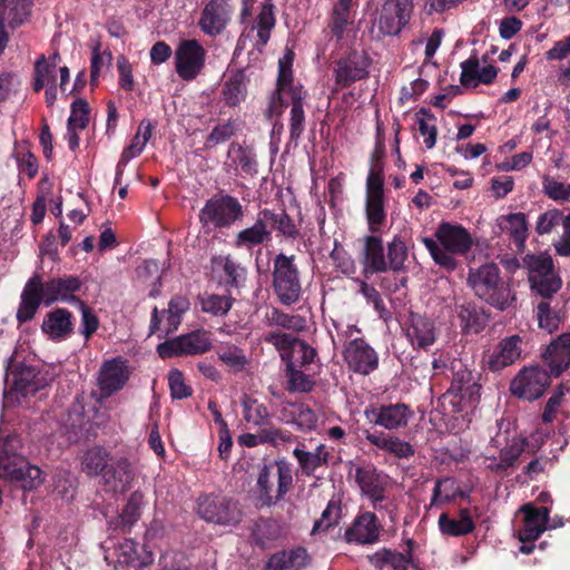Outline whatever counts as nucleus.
Returning a JSON list of instances; mask_svg holds the SVG:
<instances>
[{
    "label": "nucleus",
    "instance_id": "nucleus-51",
    "mask_svg": "<svg viewBox=\"0 0 570 570\" xmlns=\"http://www.w3.org/2000/svg\"><path fill=\"white\" fill-rule=\"evenodd\" d=\"M217 355L226 366L236 372L242 371L248 362L244 351L235 345L219 348Z\"/></svg>",
    "mask_w": 570,
    "mask_h": 570
},
{
    "label": "nucleus",
    "instance_id": "nucleus-56",
    "mask_svg": "<svg viewBox=\"0 0 570 570\" xmlns=\"http://www.w3.org/2000/svg\"><path fill=\"white\" fill-rule=\"evenodd\" d=\"M421 114L423 116L417 115L419 131L422 136H426L424 145L428 149H431L435 146L438 136L435 117L423 109L421 110Z\"/></svg>",
    "mask_w": 570,
    "mask_h": 570
},
{
    "label": "nucleus",
    "instance_id": "nucleus-6",
    "mask_svg": "<svg viewBox=\"0 0 570 570\" xmlns=\"http://www.w3.org/2000/svg\"><path fill=\"white\" fill-rule=\"evenodd\" d=\"M523 264L528 269V282L531 293L540 299L556 298L562 285L560 276L554 271L553 261L547 254L525 255Z\"/></svg>",
    "mask_w": 570,
    "mask_h": 570
},
{
    "label": "nucleus",
    "instance_id": "nucleus-47",
    "mask_svg": "<svg viewBox=\"0 0 570 570\" xmlns=\"http://www.w3.org/2000/svg\"><path fill=\"white\" fill-rule=\"evenodd\" d=\"M244 419L254 425H262L269 417L267 407L257 400L245 396L242 401Z\"/></svg>",
    "mask_w": 570,
    "mask_h": 570
},
{
    "label": "nucleus",
    "instance_id": "nucleus-44",
    "mask_svg": "<svg viewBox=\"0 0 570 570\" xmlns=\"http://www.w3.org/2000/svg\"><path fill=\"white\" fill-rule=\"evenodd\" d=\"M316 356V352L306 342L298 340L289 353L286 354L287 366L305 367L309 365Z\"/></svg>",
    "mask_w": 570,
    "mask_h": 570
},
{
    "label": "nucleus",
    "instance_id": "nucleus-43",
    "mask_svg": "<svg viewBox=\"0 0 570 570\" xmlns=\"http://www.w3.org/2000/svg\"><path fill=\"white\" fill-rule=\"evenodd\" d=\"M353 6V0H338L334 6L331 21V31L338 39L342 38L346 26L351 20V8Z\"/></svg>",
    "mask_w": 570,
    "mask_h": 570
},
{
    "label": "nucleus",
    "instance_id": "nucleus-62",
    "mask_svg": "<svg viewBox=\"0 0 570 570\" xmlns=\"http://www.w3.org/2000/svg\"><path fill=\"white\" fill-rule=\"evenodd\" d=\"M460 82L464 87H476L480 72V61L476 56H471L461 63Z\"/></svg>",
    "mask_w": 570,
    "mask_h": 570
},
{
    "label": "nucleus",
    "instance_id": "nucleus-3",
    "mask_svg": "<svg viewBox=\"0 0 570 570\" xmlns=\"http://www.w3.org/2000/svg\"><path fill=\"white\" fill-rule=\"evenodd\" d=\"M21 440L16 434L0 436V479L33 490L43 483L42 472L20 453Z\"/></svg>",
    "mask_w": 570,
    "mask_h": 570
},
{
    "label": "nucleus",
    "instance_id": "nucleus-20",
    "mask_svg": "<svg viewBox=\"0 0 570 570\" xmlns=\"http://www.w3.org/2000/svg\"><path fill=\"white\" fill-rule=\"evenodd\" d=\"M355 481L362 493L371 500L373 508L377 509L379 503L385 499L386 475L370 465L358 466L355 469Z\"/></svg>",
    "mask_w": 570,
    "mask_h": 570
},
{
    "label": "nucleus",
    "instance_id": "nucleus-31",
    "mask_svg": "<svg viewBox=\"0 0 570 570\" xmlns=\"http://www.w3.org/2000/svg\"><path fill=\"white\" fill-rule=\"evenodd\" d=\"M308 562V554L304 548L274 553L265 570H301Z\"/></svg>",
    "mask_w": 570,
    "mask_h": 570
},
{
    "label": "nucleus",
    "instance_id": "nucleus-39",
    "mask_svg": "<svg viewBox=\"0 0 570 570\" xmlns=\"http://www.w3.org/2000/svg\"><path fill=\"white\" fill-rule=\"evenodd\" d=\"M245 75L242 71L232 73L224 83L223 98L228 106L239 105L246 97Z\"/></svg>",
    "mask_w": 570,
    "mask_h": 570
},
{
    "label": "nucleus",
    "instance_id": "nucleus-63",
    "mask_svg": "<svg viewBox=\"0 0 570 570\" xmlns=\"http://www.w3.org/2000/svg\"><path fill=\"white\" fill-rule=\"evenodd\" d=\"M168 383L174 399H185L191 395V389L185 383L183 373L179 370H171L168 375Z\"/></svg>",
    "mask_w": 570,
    "mask_h": 570
},
{
    "label": "nucleus",
    "instance_id": "nucleus-42",
    "mask_svg": "<svg viewBox=\"0 0 570 570\" xmlns=\"http://www.w3.org/2000/svg\"><path fill=\"white\" fill-rule=\"evenodd\" d=\"M455 493H459V487L453 478H442L436 480L430 507H439L454 501Z\"/></svg>",
    "mask_w": 570,
    "mask_h": 570
},
{
    "label": "nucleus",
    "instance_id": "nucleus-15",
    "mask_svg": "<svg viewBox=\"0 0 570 570\" xmlns=\"http://www.w3.org/2000/svg\"><path fill=\"white\" fill-rule=\"evenodd\" d=\"M233 11L232 0H209L202 10L198 27L204 35L216 37L227 28Z\"/></svg>",
    "mask_w": 570,
    "mask_h": 570
},
{
    "label": "nucleus",
    "instance_id": "nucleus-53",
    "mask_svg": "<svg viewBox=\"0 0 570 570\" xmlns=\"http://www.w3.org/2000/svg\"><path fill=\"white\" fill-rule=\"evenodd\" d=\"M422 242L438 265L446 268L448 271L455 269L456 261L453 257L454 254L446 250L443 246L440 247L432 238L425 237Z\"/></svg>",
    "mask_w": 570,
    "mask_h": 570
},
{
    "label": "nucleus",
    "instance_id": "nucleus-36",
    "mask_svg": "<svg viewBox=\"0 0 570 570\" xmlns=\"http://www.w3.org/2000/svg\"><path fill=\"white\" fill-rule=\"evenodd\" d=\"M365 439L371 444L380 449L386 450L397 458H409L414 453L413 446L410 443L402 441L395 436H383L367 432Z\"/></svg>",
    "mask_w": 570,
    "mask_h": 570
},
{
    "label": "nucleus",
    "instance_id": "nucleus-41",
    "mask_svg": "<svg viewBox=\"0 0 570 570\" xmlns=\"http://www.w3.org/2000/svg\"><path fill=\"white\" fill-rule=\"evenodd\" d=\"M275 26V17L272 4H263L261 11L256 18V22L252 30H256V47L261 49L264 47L271 37V31Z\"/></svg>",
    "mask_w": 570,
    "mask_h": 570
},
{
    "label": "nucleus",
    "instance_id": "nucleus-26",
    "mask_svg": "<svg viewBox=\"0 0 570 570\" xmlns=\"http://www.w3.org/2000/svg\"><path fill=\"white\" fill-rule=\"evenodd\" d=\"M377 538L379 527L376 517L372 512H365L358 515L345 532V539L347 542H355L360 544L373 543Z\"/></svg>",
    "mask_w": 570,
    "mask_h": 570
},
{
    "label": "nucleus",
    "instance_id": "nucleus-27",
    "mask_svg": "<svg viewBox=\"0 0 570 570\" xmlns=\"http://www.w3.org/2000/svg\"><path fill=\"white\" fill-rule=\"evenodd\" d=\"M521 337L512 335L503 338L489 357L488 365L491 371H500L513 364L521 356Z\"/></svg>",
    "mask_w": 570,
    "mask_h": 570
},
{
    "label": "nucleus",
    "instance_id": "nucleus-23",
    "mask_svg": "<svg viewBox=\"0 0 570 570\" xmlns=\"http://www.w3.org/2000/svg\"><path fill=\"white\" fill-rule=\"evenodd\" d=\"M520 511L524 514L523 527L518 538L521 542L537 540L547 529L549 510L544 507L533 508L530 504L523 505Z\"/></svg>",
    "mask_w": 570,
    "mask_h": 570
},
{
    "label": "nucleus",
    "instance_id": "nucleus-57",
    "mask_svg": "<svg viewBox=\"0 0 570 570\" xmlns=\"http://www.w3.org/2000/svg\"><path fill=\"white\" fill-rule=\"evenodd\" d=\"M527 445V439H513L509 445H507L500 451V466L504 468L505 471L509 468L513 466Z\"/></svg>",
    "mask_w": 570,
    "mask_h": 570
},
{
    "label": "nucleus",
    "instance_id": "nucleus-24",
    "mask_svg": "<svg viewBox=\"0 0 570 570\" xmlns=\"http://www.w3.org/2000/svg\"><path fill=\"white\" fill-rule=\"evenodd\" d=\"M551 374L559 376L570 365V332L559 335L543 354Z\"/></svg>",
    "mask_w": 570,
    "mask_h": 570
},
{
    "label": "nucleus",
    "instance_id": "nucleus-58",
    "mask_svg": "<svg viewBox=\"0 0 570 570\" xmlns=\"http://www.w3.org/2000/svg\"><path fill=\"white\" fill-rule=\"evenodd\" d=\"M387 268L399 272L404 267V262L407 258V248L400 239H394L387 246Z\"/></svg>",
    "mask_w": 570,
    "mask_h": 570
},
{
    "label": "nucleus",
    "instance_id": "nucleus-11",
    "mask_svg": "<svg viewBox=\"0 0 570 570\" xmlns=\"http://www.w3.org/2000/svg\"><path fill=\"white\" fill-rule=\"evenodd\" d=\"M206 50L196 39H183L175 50V69L184 81H191L202 73Z\"/></svg>",
    "mask_w": 570,
    "mask_h": 570
},
{
    "label": "nucleus",
    "instance_id": "nucleus-60",
    "mask_svg": "<svg viewBox=\"0 0 570 570\" xmlns=\"http://www.w3.org/2000/svg\"><path fill=\"white\" fill-rule=\"evenodd\" d=\"M341 515V503L336 500H331L326 509L323 511L322 517L313 527V532H321L327 530L335 524Z\"/></svg>",
    "mask_w": 570,
    "mask_h": 570
},
{
    "label": "nucleus",
    "instance_id": "nucleus-4",
    "mask_svg": "<svg viewBox=\"0 0 570 570\" xmlns=\"http://www.w3.org/2000/svg\"><path fill=\"white\" fill-rule=\"evenodd\" d=\"M468 283L479 298L499 311L508 309L515 302L510 282L501 277L500 268L494 263L471 268Z\"/></svg>",
    "mask_w": 570,
    "mask_h": 570
},
{
    "label": "nucleus",
    "instance_id": "nucleus-50",
    "mask_svg": "<svg viewBox=\"0 0 570 570\" xmlns=\"http://www.w3.org/2000/svg\"><path fill=\"white\" fill-rule=\"evenodd\" d=\"M287 391L305 393L314 386L312 377L297 367L286 366Z\"/></svg>",
    "mask_w": 570,
    "mask_h": 570
},
{
    "label": "nucleus",
    "instance_id": "nucleus-7",
    "mask_svg": "<svg viewBox=\"0 0 570 570\" xmlns=\"http://www.w3.org/2000/svg\"><path fill=\"white\" fill-rule=\"evenodd\" d=\"M273 287L282 304L292 305L298 302L302 285L294 255L287 256L281 253L275 256L273 261Z\"/></svg>",
    "mask_w": 570,
    "mask_h": 570
},
{
    "label": "nucleus",
    "instance_id": "nucleus-25",
    "mask_svg": "<svg viewBox=\"0 0 570 570\" xmlns=\"http://www.w3.org/2000/svg\"><path fill=\"white\" fill-rule=\"evenodd\" d=\"M406 335L413 346L425 350L435 342L434 322L425 316L411 314Z\"/></svg>",
    "mask_w": 570,
    "mask_h": 570
},
{
    "label": "nucleus",
    "instance_id": "nucleus-28",
    "mask_svg": "<svg viewBox=\"0 0 570 570\" xmlns=\"http://www.w3.org/2000/svg\"><path fill=\"white\" fill-rule=\"evenodd\" d=\"M272 238V232L267 227L265 219L262 217V210L257 214L255 223L240 230L234 240L236 248L252 249L255 246L262 245L269 242Z\"/></svg>",
    "mask_w": 570,
    "mask_h": 570
},
{
    "label": "nucleus",
    "instance_id": "nucleus-49",
    "mask_svg": "<svg viewBox=\"0 0 570 570\" xmlns=\"http://www.w3.org/2000/svg\"><path fill=\"white\" fill-rule=\"evenodd\" d=\"M384 196H366V217L371 230H377L385 220Z\"/></svg>",
    "mask_w": 570,
    "mask_h": 570
},
{
    "label": "nucleus",
    "instance_id": "nucleus-40",
    "mask_svg": "<svg viewBox=\"0 0 570 570\" xmlns=\"http://www.w3.org/2000/svg\"><path fill=\"white\" fill-rule=\"evenodd\" d=\"M365 264L372 272H385L387 261L384 256V249L381 238L367 236L365 238Z\"/></svg>",
    "mask_w": 570,
    "mask_h": 570
},
{
    "label": "nucleus",
    "instance_id": "nucleus-12",
    "mask_svg": "<svg viewBox=\"0 0 570 570\" xmlns=\"http://www.w3.org/2000/svg\"><path fill=\"white\" fill-rule=\"evenodd\" d=\"M550 385V374L540 366L521 370L510 384L511 393L525 401L540 399Z\"/></svg>",
    "mask_w": 570,
    "mask_h": 570
},
{
    "label": "nucleus",
    "instance_id": "nucleus-1",
    "mask_svg": "<svg viewBox=\"0 0 570 570\" xmlns=\"http://www.w3.org/2000/svg\"><path fill=\"white\" fill-rule=\"evenodd\" d=\"M293 52L278 60V77L276 90L271 96L268 107L265 111L268 118H278L284 107L291 106L289 131L292 139H298L305 129V112L303 104L307 92L303 86L293 80L292 71Z\"/></svg>",
    "mask_w": 570,
    "mask_h": 570
},
{
    "label": "nucleus",
    "instance_id": "nucleus-5",
    "mask_svg": "<svg viewBox=\"0 0 570 570\" xmlns=\"http://www.w3.org/2000/svg\"><path fill=\"white\" fill-rule=\"evenodd\" d=\"M46 385V379L40 372L12 356L7 365L4 377V406L20 404L29 395H33Z\"/></svg>",
    "mask_w": 570,
    "mask_h": 570
},
{
    "label": "nucleus",
    "instance_id": "nucleus-52",
    "mask_svg": "<svg viewBox=\"0 0 570 570\" xmlns=\"http://www.w3.org/2000/svg\"><path fill=\"white\" fill-rule=\"evenodd\" d=\"M202 309L215 316L225 315L233 305V299L226 295L210 294L206 295L200 301Z\"/></svg>",
    "mask_w": 570,
    "mask_h": 570
},
{
    "label": "nucleus",
    "instance_id": "nucleus-45",
    "mask_svg": "<svg viewBox=\"0 0 570 570\" xmlns=\"http://www.w3.org/2000/svg\"><path fill=\"white\" fill-rule=\"evenodd\" d=\"M267 326H277L292 331H301L304 327V321L299 316L283 313L277 308H272L266 314Z\"/></svg>",
    "mask_w": 570,
    "mask_h": 570
},
{
    "label": "nucleus",
    "instance_id": "nucleus-17",
    "mask_svg": "<svg viewBox=\"0 0 570 570\" xmlns=\"http://www.w3.org/2000/svg\"><path fill=\"white\" fill-rule=\"evenodd\" d=\"M452 372V382L449 390L461 401H466L473 405L479 400L481 385L478 383L479 374L469 370L461 360H453L450 365Z\"/></svg>",
    "mask_w": 570,
    "mask_h": 570
},
{
    "label": "nucleus",
    "instance_id": "nucleus-19",
    "mask_svg": "<svg viewBox=\"0 0 570 570\" xmlns=\"http://www.w3.org/2000/svg\"><path fill=\"white\" fill-rule=\"evenodd\" d=\"M347 367L358 374L367 375L379 365V356L364 340H353L343 351Z\"/></svg>",
    "mask_w": 570,
    "mask_h": 570
},
{
    "label": "nucleus",
    "instance_id": "nucleus-30",
    "mask_svg": "<svg viewBox=\"0 0 570 570\" xmlns=\"http://www.w3.org/2000/svg\"><path fill=\"white\" fill-rule=\"evenodd\" d=\"M31 0H0V23L11 29L23 24L30 16Z\"/></svg>",
    "mask_w": 570,
    "mask_h": 570
},
{
    "label": "nucleus",
    "instance_id": "nucleus-59",
    "mask_svg": "<svg viewBox=\"0 0 570 570\" xmlns=\"http://www.w3.org/2000/svg\"><path fill=\"white\" fill-rule=\"evenodd\" d=\"M89 122V106L85 99H78L71 105L68 119L70 128L85 129Z\"/></svg>",
    "mask_w": 570,
    "mask_h": 570
},
{
    "label": "nucleus",
    "instance_id": "nucleus-22",
    "mask_svg": "<svg viewBox=\"0 0 570 570\" xmlns=\"http://www.w3.org/2000/svg\"><path fill=\"white\" fill-rule=\"evenodd\" d=\"M435 237L452 254H465L472 246L471 235L460 225L442 223L435 233Z\"/></svg>",
    "mask_w": 570,
    "mask_h": 570
},
{
    "label": "nucleus",
    "instance_id": "nucleus-46",
    "mask_svg": "<svg viewBox=\"0 0 570 570\" xmlns=\"http://www.w3.org/2000/svg\"><path fill=\"white\" fill-rule=\"evenodd\" d=\"M458 315L464 328L478 333L482 330L484 318L476 306L472 303H464L458 306Z\"/></svg>",
    "mask_w": 570,
    "mask_h": 570
},
{
    "label": "nucleus",
    "instance_id": "nucleus-21",
    "mask_svg": "<svg viewBox=\"0 0 570 570\" xmlns=\"http://www.w3.org/2000/svg\"><path fill=\"white\" fill-rule=\"evenodd\" d=\"M367 69V57L362 52L353 51L337 62L336 82L342 87H347L352 82L365 78L368 73Z\"/></svg>",
    "mask_w": 570,
    "mask_h": 570
},
{
    "label": "nucleus",
    "instance_id": "nucleus-32",
    "mask_svg": "<svg viewBox=\"0 0 570 570\" xmlns=\"http://www.w3.org/2000/svg\"><path fill=\"white\" fill-rule=\"evenodd\" d=\"M102 478L111 491H125L134 478L129 461L124 458L118 459L108 466V469L102 474Z\"/></svg>",
    "mask_w": 570,
    "mask_h": 570
},
{
    "label": "nucleus",
    "instance_id": "nucleus-34",
    "mask_svg": "<svg viewBox=\"0 0 570 570\" xmlns=\"http://www.w3.org/2000/svg\"><path fill=\"white\" fill-rule=\"evenodd\" d=\"M439 528L445 535L461 537L474 530V523L466 509L460 511V518H450L448 513H442L439 518Z\"/></svg>",
    "mask_w": 570,
    "mask_h": 570
},
{
    "label": "nucleus",
    "instance_id": "nucleus-8",
    "mask_svg": "<svg viewBox=\"0 0 570 570\" xmlns=\"http://www.w3.org/2000/svg\"><path fill=\"white\" fill-rule=\"evenodd\" d=\"M275 468L276 472L274 473L273 466L265 465L257 479L258 498L267 507L283 500L293 487V473L289 463L277 461Z\"/></svg>",
    "mask_w": 570,
    "mask_h": 570
},
{
    "label": "nucleus",
    "instance_id": "nucleus-10",
    "mask_svg": "<svg viewBox=\"0 0 570 570\" xmlns=\"http://www.w3.org/2000/svg\"><path fill=\"white\" fill-rule=\"evenodd\" d=\"M198 515L210 523L234 525L240 521L242 513L232 499L205 494L197 499Z\"/></svg>",
    "mask_w": 570,
    "mask_h": 570
},
{
    "label": "nucleus",
    "instance_id": "nucleus-2",
    "mask_svg": "<svg viewBox=\"0 0 570 570\" xmlns=\"http://www.w3.org/2000/svg\"><path fill=\"white\" fill-rule=\"evenodd\" d=\"M81 287V282L76 276L51 278L42 282L40 275H33L24 285L21 293L20 305L17 311L19 323H26L33 318L39 306H50L55 302L76 303L80 301L75 296Z\"/></svg>",
    "mask_w": 570,
    "mask_h": 570
},
{
    "label": "nucleus",
    "instance_id": "nucleus-37",
    "mask_svg": "<svg viewBox=\"0 0 570 570\" xmlns=\"http://www.w3.org/2000/svg\"><path fill=\"white\" fill-rule=\"evenodd\" d=\"M109 453L99 446L87 450L81 460V470L89 476H97L109 466Z\"/></svg>",
    "mask_w": 570,
    "mask_h": 570
},
{
    "label": "nucleus",
    "instance_id": "nucleus-55",
    "mask_svg": "<svg viewBox=\"0 0 570 570\" xmlns=\"http://www.w3.org/2000/svg\"><path fill=\"white\" fill-rule=\"evenodd\" d=\"M189 301L183 296H175L168 304V309L165 311L168 314V327L167 332L176 331L181 322V315L188 311Z\"/></svg>",
    "mask_w": 570,
    "mask_h": 570
},
{
    "label": "nucleus",
    "instance_id": "nucleus-9",
    "mask_svg": "<svg viewBox=\"0 0 570 570\" xmlns=\"http://www.w3.org/2000/svg\"><path fill=\"white\" fill-rule=\"evenodd\" d=\"M243 214V206L237 198L229 195L214 196L200 210L199 219L205 227H229Z\"/></svg>",
    "mask_w": 570,
    "mask_h": 570
},
{
    "label": "nucleus",
    "instance_id": "nucleus-29",
    "mask_svg": "<svg viewBox=\"0 0 570 570\" xmlns=\"http://www.w3.org/2000/svg\"><path fill=\"white\" fill-rule=\"evenodd\" d=\"M71 313L66 308L49 312L42 323V331L52 340H63L72 333Z\"/></svg>",
    "mask_w": 570,
    "mask_h": 570
},
{
    "label": "nucleus",
    "instance_id": "nucleus-16",
    "mask_svg": "<svg viewBox=\"0 0 570 570\" xmlns=\"http://www.w3.org/2000/svg\"><path fill=\"white\" fill-rule=\"evenodd\" d=\"M130 377L127 362L121 357L105 361L98 372L97 384L100 397L106 399L121 390Z\"/></svg>",
    "mask_w": 570,
    "mask_h": 570
},
{
    "label": "nucleus",
    "instance_id": "nucleus-35",
    "mask_svg": "<svg viewBox=\"0 0 570 570\" xmlns=\"http://www.w3.org/2000/svg\"><path fill=\"white\" fill-rule=\"evenodd\" d=\"M377 570H407L410 558L391 549H381L367 557Z\"/></svg>",
    "mask_w": 570,
    "mask_h": 570
},
{
    "label": "nucleus",
    "instance_id": "nucleus-14",
    "mask_svg": "<svg viewBox=\"0 0 570 570\" xmlns=\"http://www.w3.org/2000/svg\"><path fill=\"white\" fill-rule=\"evenodd\" d=\"M412 11V0H386L376 23L379 33L381 36L399 35L410 21Z\"/></svg>",
    "mask_w": 570,
    "mask_h": 570
},
{
    "label": "nucleus",
    "instance_id": "nucleus-38",
    "mask_svg": "<svg viewBox=\"0 0 570 570\" xmlns=\"http://www.w3.org/2000/svg\"><path fill=\"white\" fill-rule=\"evenodd\" d=\"M262 217L265 219L271 232L273 229L277 230L279 234L288 238H295L298 234L293 219L284 210L275 213L269 209H263Z\"/></svg>",
    "mask_w": 570,
    "mask_h": 570
},
{
    "label": "nucleus",
    "instance_id": "nucleus-33",
    "mask_svg": "<svg viewBox=\"0 0 570 570\" xmlns=\"http://www.w3.org/2000/svg\"><path fill=\"white\" fill-rule=\"evenodd\" d=\"M537 320L540 328L552 333L561 323L560 303L556 298L540 299L537 303Z\"/></svg>",
    "mask_w": 570,
    "mask_h": 570
},
{
    "label": "nucleus",
    "instance_id": "nucleus-64",
    "mask_svg": "<svg viewBox=\"0 0 570 570\" xmlns=\"http://www.w3.org/2000/svg\"><path fill=\"white\" fill-rule=\"evenodd\" d=\"M141 495L134 493L128 500L126 507L120 514L121 524L124 528H130L132 523L139 518Z\"/></svg>",
    "mask_w": 570,
    "mask_h": 570
},
{
    "label": "nucleus",
    "instance_id": "nucleus-18",
    "mask_svg": "<svg viewBox=\"0 0 570 570\" xmlns=\"http://www.w3.org/2000/svg\"><path fill=\"white\" fill-rule=\"evenodd\" d=\"M365 417L387 430H397L405 428L413 417L414 412L404 403L371 406L364 411Z\"/></svg>",
    "mask_w": 570,
    "mask_h": 570
},
{
    "label": "nucleus",
    "instance_id": "nucleus-54",
    "mask_svg": "<svg viewBox=\"0 0 570 570\" xmlns=\"http://www.w3.org/2000/svg\"><path fill=\"white\" fill-rule=\"evenodd\" d=\"M566 216L558 209H549L538 217L535 230L539 235L552 233L564 224Z\"/></svg>",
    "mask_w": 570,
    "mask_h": 570
},
{
    "label": "nucleus",
    "instance_id": "nucleus-48",
    "mask_svg": "<svg viewBox=\"0 0 570 570\" xmlns=\"http://www.w3.org/2000/svg\"><path fill=\"white\" fill-rule=\"evenodd\" d=\"M228 155L233 163L245 174L254 175L257 173L256 156L250 149L237 146L230 148Z\"/></svg>",
    "mask_w": 570,
    "mask_h": 570
},
{
    "label": "nucleus",
    "instance_id": "nucleus-61",
    "mask_svg": "<svg viewBox=\"0 0 570 570\" xmlns=\"http://www.w3.org/2000/svg\"><path fill=\"white\" fill-rule=\"evenodd\" d=\"M264 341L268 344H272L277 351L282 353V357L286 358V354L292 351L294 343H296L298 338L292 334L269 332L265 335Z\"/></svg>",
    "mask_w": 570,
    "mask_h": 570
},
{
    "label": "nucleus",
    "instance_id": "nucleus-13",
    "mask_svg": "<svg viewBox=\"0 0 570 570\" xmlns=\"http://www.w3.org/2000/svg\"><path fill=\"white\" fill-rule=\"evenodd\" d=\"M212 341L206 331L198 330L158 345L157 352L163 358L180 355H196L209 351Z\"/></svg>",
    "mask_w": 570,
    "mask_h": 570
}]
</instances>
